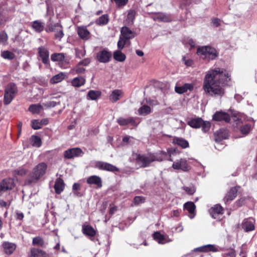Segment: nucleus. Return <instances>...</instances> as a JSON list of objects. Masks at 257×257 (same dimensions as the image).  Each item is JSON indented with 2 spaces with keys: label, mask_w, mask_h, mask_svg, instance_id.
<instances>
[{
  "label": "nucleus",
  "mask_w": 257,
  "mask_h": 257,
  "mask_svg": "<svg viewBox=\"0 0 257 257\" xmlns=\"http://www.w3.org/2000/svg\"><path fill=\"white\" fill-rule=\"evenodd\" d=\"M14 186V181L12 179H5L0 184V192L11 190Z\"/></svg>",
  "instance_id": "9b49d317"
},
{
  "label": "nucleus",
  "mask_w": 257,
  "mask_h": 257,
  "mask_svg": "<svg viewBox=\"0 0 257 257\" xmlns=\"http://www.w3.org/2000/svg\"><path fill=\"white\" fill-rule=\"evenodd\" d=\"M47 254L42 250L33 248L31 250L29 257H47Z\"/></svg>",
  "instance_id": "7c9ffc66"
},
{
  "label": "nucleus",
  "mask_w": 257,
  "mask_h": 257,
  "mask_svg": "<svg viewBox=\"0 0 257 257\" xmlns=\"http://www.w3.org/2000/svg\"><path fill=\"white\" fill-rule=\"evenodd\" d=\"M121 36L126 40H130L134 38L136 36V33L131 30L127 27H123L120 30Z\"/></svg>",
  "instance_id": "aec40b11"
},
{
  "label": "nucleus",
  "mask_w": 257,
  "mask_h": 257,
  "mask_svg": "<svg viewBox=\"0 0 257 257\" xmlns=\"http://www.w3.org/2000/svg\"><path fill=\"white\" fill-rule=\"evenodd\" d=\"M77 32L80 38L83 40H87L90 38V33L86 26H79L77 28Z\"/></svg>",
  "instance_id": "6ab92c4d"
},
{
  "label": "nucleus",
  "mask_w": 257,
  "mask_h": 257,
  "mask_svg": "<svg viewBox=\"0 0 257 257\" xmlns=\"http://www.w3.org/2000/svg\"><path fill=\"white\" fill-rule=\"evenodd\" d=\"M86 182L88 184L95 185L99 188L102 186L101 179L98 176L93 175L89 177L87 179Z\"/></svg>",
  "instance_id": "4be33fe9"
},
{
  "label": "nucleus",
  "mask_w": 257,
  "mask_h": 257,
  "mask_svg": "<svg viewBox=\"0 0 257 257\" xmlns=\"http://www.w3.org/2000/svg\"><path fill=\"white\" fill-rule=\"evenodd\" d=\"M153 237L159 243L164 244L167 242L165 236L159 232H156L153 234Z\"/></svg>",
  "instance_id": "72a5a7b5"
},
{
  "label": "nucleus",
  "mask_w": 257,
  "mask_h": 257,
  "mask_svg": "<svg viewBox=\"0 0 257 257\" xmlns=\"http://www.w3.org/2000/svg\"><path fill=\"white\" fill-rule=\"evenodd\" d=\"M108 15L106 14L103 15L96 20L95 23L99 26L105 25L108 23Z\"/></svg>",
  "instance_id": "c9c22d12"
},
{
  "label": "nucleus",
  "mask_w": 257,
  "mask_h": 257,
  "mask_svg": "<svg viewBox=\"0 0 257 257\" xmlns=\"http://www.w3.org/2000/svg\"><path fill=\"white\" fill-rule=\"evenodd\" d=\"M182 61L187 66H191L193 63L191 59H186L185 57H183Z\"/></svg>",
  "instance_id": "052dcab7"
},
{
  "label": "nucleus",
  "mask_w": 257,
  "mask_h": 257,
  "mask_svg": "<svg viewBox=\"0 0 257 257\" xmlns=\"http://www.w3.org/2000/svg\"><path fill=\"white\" fill-rule=\"evenodd\" d=\"M75 52L76 57L79 58H81L86 54V51L84 48L76 49Z\"/></svg>",
  "instance_id": "09e8293b"
},
{
  "label": "nucleus",
  "mask_w": 257,
  "mask_h": 257,
  "mask_svg": "<svg viewBox=\"0 0 257 257\" xmlns=\"http://www.w3.org/2000/svg\"><path fill=\"white\" fill-rule=\"evenodd\" d=\"M113 58L117 61L123 62L125 60L126 57L120 51H116L113 53Z\"/></svg>",
  "instance_id": "4c0bfd02"
},
{
  "label": "nucleus",
  "mask_w": 257,
  "mask_h": 257,
  "mask_svg": "<svg viewBox=\"0 0 257 257\" xmlns=\"http://www.w3.org/2000/svg\"><path fill=\"white\" fill-rule=\"evenodd\" d=\"M82 154V150L79 148H74L68 149L64 152V156L67 159H72L79 157Z\"/></svg>",
  "instance_id": "9d476101"
},
{
  "label": "nucleus",
  "mask_w": 257,
  "mask_h": 257,
  "mask_svg": "<svg viewBox=\"0 0 257 257\" xmlns=\"http://www.w3.org/2000/svg\"><path fill=\"white\" fill-rule=\"evenodd\" d=\"M24 217V214L22 212H17L16 215V218L20 220H22Z\"/></svg>",
  "instance_id": "774afa93"
},
{
  "label": "nucleus",
  "mask_w": 257,
  "mask_h": 257,
  "mask_svg": "<svg viewBox=\"0 0 257 257\" xmlns=\"http://www.w3.org/2000/svg\"><path fill=\"white\" fill-rule=\"evenodd\" d=\"M106 164V162H104L102 161H96L95 163L94 167L99 170H104Z\"/></svg>",
  "instance_id": "8fccbe9b"
},
{
  "label": "nucleus",
  "mask_w": 257,
  "mask_h": 257,
  "mask_svg": "<svg viewBox=\"0 0 257 257\" xmlns=\"http://www.w3.org/2000/svg\"><path fill=\"white\" fill-rule=\"evenodd\" d=\"M43 109V106L40 104H32L29 106V110L32 113L38 114Z\"/></svg>",
  "instance_id": "e433bc0d"
},
{
  "label": "nucleus",
  "mask_w": 257,
  "mask_h": 257,
  "mask_svg": "<svg viewBox=\"0 0 257 257\" xmlns=\"http://www.w3.org/2000/svg\"><path fill=\"white\" fill-rule=\"evenodd\" d=\"M45 30L47 32H54L55 38L59 41H61L64 36L63 27L59 23H53L50 22L48 23L47 28Z\"/></svg>",
  "instance_id": "423d86ee"
},
{
  "label": "nucleus",
  "mask_w": 257,
  "mask_h": 257,
  "mask_svg": "<svg viewBox=\"0 0 257 257\" xmlns=\"http://www.w3.org/2000/svg\"><path fill=\"white\" fill-rule=\"evenodd\" d=\"M244 199H240L235 202V205L237 207H240L244 203Z\"/></svg>",
  "instance_id": "338daca9"
},
{
  "label": "nucleus",
  "mask_w": 257,
  "mask_h": 257,
  "mask_svg": "<svg viewBox=\"0 0 257 257\" xmlns=\"http://www.w3.org/2000/svg\"><path fill=\"white\" fill-rule=\"evenodd\" d=\"M135 19V12L134 11H130L127 15L126 21L128 24H133Z\"/></svg>",
  "instance_id": "49530a36"
},
{
  "label": "nucleus",
  "mask_w": 257,
  "mask_h": 257,
  "mask_svg": "<svg viewBox=\"0 0 257 257\" xmlns=\"http://www.w3.org/2000/svg\"><path fill=\"white\" fill-rule=\"evenodd\" d=\"M66 74L61 72L54 76L50 80V82L52 84H55L62 81L65 77Z\"/></svg>",
  "instance_id": "473e14b6"
},
{
  "label": "nucleus",
  "mask_w": 257,
  "mask_h": 257,
  "mask_svg": "<svg viewBox=\"0 0 257 257\" xmlns=\"http://www.w3.org/2000/svg\"><path fill=\"white\" fill-rule=\"evenodd\" d=\"M114 2L117 8H120L124 7L126 5L128 0H111Z\"/></svg>",
  "instance_id": "a18cd8bd"
},
{
  "label": "nucleus",
  "mask_w": 257,
  "mask_h": 257,
  "mask_svg": "<svg viewBox=\"0 0 257 257\" xmlns=\"http://www.w3.org/2000/svg\"><path fill=\"white\" fill-rule=\"evenodd\" d=\"M194 89V84L192 83H185L182 86H176L175 92L178 94H183L188 91H191Z\"/></svg>",
  "instance_id": "dca6fc26"
},
{
  "label": "nucleus",
  "mask_w": 257,
  "mask_h": 257,
  "mask_svg": "<svg viewBox=\"0 0 257 257\" xmlns=\"http://www.w3.org/2000/svg\"><path fill=\"white\" fill-rule=\"evenodd\" d=\"M8 39V35L5 31L0 32V43L6 42Z\"/></svg>",
  "instance_id": "6e6d98bb"
},
{
  "label": "nucleus",
  "mask_w": 257,
  "mask_h": 257,
  "mask_svg": "<svg viewBox=\"0 0 257 257\" xmlns=\"http://www.w3.org/2000/svg\"><path fill=\"white\" fill-rule=\"evenodd\" d=\"M230 80V75L224 68H211L204 77L203 89L211 96H222L225 92L224 87Z\"/></svg>",
  "instance_id": "f257e3e1"
},
{
  "label": "nucleus",
  "mask_w": 257,
  "mask_h": 257,
  "mask_svg": "<svg viewBox=\"0 0 257 257\" xmlns=\"http://www.w3.org/2000/svg\"><path fill=\"white\" fill-rule=\"evenodd\" d=\"M183 208L184 210H186L189 213V217L192 218L194 217L195 213L196 206L194 203L191 201H188L184 204Z\"/></svg>",
  "instance_id": "412c9836"
},
{
  "label": "nucleus",
  "mask_w": 257,
  "mask_h": 257,
  "mask_svg": "<svg viewBox=\"0 0 257 257\" xmlns=\"http://www.w3.org/2000/svg\"><path fill=\"white\" fill-rule=\"evenodd\" d=\"M171 150L168 149L167 152L164 151H160L156 153L148 154L147 155H138L136 158V162L139 167H147L150 164L154 162H161L164 160H168L173 161V160L170 158H168V154H170L171 157Z\"/></svg>",
  "instance_id": "f03ea898"
},
{
  "label": "nucleus",
  "mask_w": 257,
  "mask_h": 257,
  "mask_svg": "<svg viewBox=\"0 0 257 257\" xmlns=\"http://www.w3.org/2000/svg\"><path fill=\"white\" fill-rule=\"evenodd\" d=\"M117 122L120 125H126L128 123H131L133 125H136V121L133 117L124 118L119 117L117 119Z\"/></svg>",
  "instance_id": "c85d7f7f"
},
{
  "label": "nucleus",
  "mask_w": 257,
  "mask_h": 257,
  "mask_svg": "<svg viewBox=\"0 0 257 257\" xmlns=\"http://www.w3.org/2000/svg\"><path fill=\"white\" fill-rule=\"evenodd\" d=\"M255 221L252 217H249L243 220L242 225H254Z\"/></svg>",
  "instance_id": "603ef678"
},
{
  "label": "nucleus",
  "mask_w": 257,
  "mask_h": 257,
  "mask_svg": "<svg viewBox=\"0 0 257 257\" xmlns=\"http://www.w3.org/2000/svg\"><path fill=\"white\" fill-rule=\"evenodd\" d=\"M31 126L34 130H39L42 127V122L38 120L34 119L31 122Z\"/></svg>",
  "instance_id": "de8ad7c7"
},
{
  "label": "nucleus",
  "mask_w": 257,
  "mask_h": 257,
  "mask_svg": "<svg viewBox=\"0 0 257 257\" xmlns=\"http://www.w3.org/2000/svg\"><path fill=\"white\" fill-rule=\"evenodd\" d=\"M228 131L224 128L220 129L214 133V139L216 142H220L228 138Z\"/></svg>",
  "instance_id": "f8f14e48"
},
{
  "label": "nucleus",
  "mask_w": 257,
  "mask_h": 257,
  "mask_svg": "<svg viewBox=\"0 0 257 257\" xmlns=\"http://www.w3.org/2000/svg\"><path fill=\"white\" fill-rule=\"evenodd\" d=\"M17 92V87L14 83H10L6 86L4 97V103L5 105L9 104L12 101Z\"/></svg>",
  "instance_id": "39448f33"
},
{
  "label": "nucleus",
  "mask_w": 257,
  "mask_h": 257,
  "mask_svg": "<svg viewBox=\"0 0 257 257\" xmlns=\"http://www.w3.org/2000/svg\"><path fill=\"white\" fill-rule=\"evenodd\" d=\"M174 145L180 146L183 149L189 147V143L186 140L178 137H174L172 141Z\"/></svg>",
  "instance_id": "393cba45"
},
{
  "label": "nucleus",
  "mask_w": 257,
  "mask_h": 257,
  "mask_svg": "<svg viewBox=\"0 0 257 257\" xmlns=\"http://www.w3.org/2000/svg\"><path fill=\"white\" fill-rule=\"evenodd\" d=\"M3 246L5 252L8 254H12L16 249V245L14 243L5 242L3 244Z\"/></svg>",
  "instance_id": "bb28decb"
},
{
  "label": "nucleus",
  "mask_w": 257,
  "mask_h": 257,
  "mask_svg": "<svg viewBox=\"0 0 257 257\" xmlns=\"http://www.w3.org/2000/svg\"><path fill=\"white\" fill-rule=\"evenodd\" d=\"M123 92L121 90L115 89L113 90L109 96V99L112 102H115L122 97Z\"/></svg>",
  "instance_id": "a878e982"
},
{
  "label": "nucleus",
  "mask_w": 257,
  "mask_h": 257,
  "mask_svg": "<svg viewBox=\"0 0 257 257\" xmlns=\"http://www.w3.org/2000/svg\"><path fill=\"white\" fill-rule=\"evenodd\" d=\"M254 229V226H241V229L245 232L252 231Z\"/></svg>",
  "instance_id": "bf43d9fd"
},
{
  "label": "nucleus",
  "mask_w": 257,
  "mask_h": 257,
  "mask_svg": "<svg viewBox=\"0 0 257 257\" xmlns=\"http://www.w3.org/2000/svg\"><path fill=\"white\" fill-rule=\"evenodd\" d=\"M188 124L193 128L202 127V130L204 132H207L210 128V123L208 121H204L201 118H195L191 119L188 122Z\"/></svg>",
  "instance_id": "0eeeda50"
},
{
  "label": "nucleus",
  "mask_w": 257,
  "mask_h": 257,
  "mask_svg": "<svg viewBox=\"0 0 257 257\" xmlns=\"http://www.w3.org/2000/svg\"><path fill=\"white\" fill-rule=\"evenodd\" d=\"M238 188V187H235L231 188L230 191L226 194L223 198V201L225 204H229L230 201L236 197Z\"/></svg>",
  "instance_id": "4468645a"
},
{
  "label": "nucleus",
  "mask_w": 257,
  "mask_h": 257,
  "mask_svg": "<svg viewBox=\"0 0 257 257\" xmlns=\"http://www.w3.org/2000/svg\"><path fill=\"white\" fill-rule=\"evenodd\" d=\"M65 55L63 53H54L51 56L53 61H63L64 60Z\"/></svg>",
  "instance_id": "ea45409f"
},
{
  "label": "nucleus",
  "mask_w": 257,
  "mask_h": 257,
  "mask_svg": "<svg viewBox=\"0 0 257 257\" xmlns=\"http://www.w3.org/2000/svg\"><path fill=\"white\" fill-rule=\"evenodd\" d=\"M213 119L216 121H224L228 122L230 120V117L229 115L226 112L217 111L213 115Z\"/></svg>",
  "instance_id": "ddd939ff"
},
{
  "label": "nucleus",
  "mask_w": 257,
  "mask_h": 257,
  "mask_svg": "<svg viewBox=\"0 0 257 257\" xmlns=\"http://www.w3.org/2000/svg\"><path fill=\"white\" fill-rule=\"evenodd\" d=\"M172 167L175 170H181L187 172L190 170V166L188 164L185 159L181 158L176 160L172 165Z\"/></svg>",
  "instance_id": "6e6552de"
},
{
  "label": "nucleus",
  "mask_w": 257,
  "mask_h": 257,
  "mask_svg": "<svg viewBox=\"0 0 257 257\" xmlns=\"http://www.w3.org/2000/svg\"><path fill=\"white\" fill-rule=\"evenodd\" d=\"M222 207L219 204H216L209 209V213L212 218L218 219V216L223 213Z\"/></svg>",
  "instance_id": "f3484780"
},
{
  "label": "nucleus",
  "mask_w": 257,
  "mask_h": 257,
  "mask_svg": "<svg viewBox=\"0 0 257 257\" xmlns=\"http://www.w3.org/2000/svg\"><path fill=\"white\" fill-rule=\"evenodd\" d=\"M159 18L161 21L164 22H169L170 21L169 17L168 18L166 15L162 14H160Z\"/></svg>",
  "instance_id": "69168bd1"
},
{
  "label": "nucleus",
  "mask_w": 257,
  "mask_h": 257,
  "mask_svg": "<svg viewBox=\"0 0 257 257\" xmlns=\"http://www.w3.org/2000/svg\"><path fill=\"white\" fill-rule=\"evenodd\" d=\"M152 112L151 107L147 105H144L138 109V113L140 115H147Z\"/></svg>",
  "instance_id": "f704fd0d"
},
{
  "label": "nucleus",
  "mask_w": 257,
  "mask_h": 257,
  "mask_svg": "<svg viewBox=\"0 0 257 257\" xmlns=\"http://www.w3.org/2000/svg\"><path fill=\"white\" fill-rule=\"evenodd\" d=\"M1 56L3 58L8 60H12L15 57V54L9 51H4L2 52Z\"/></svg>",
  "instance_id": "79ce46f5"
},
{
  "label": "nucleus",
  "mask_w": 257,
  "mask_h": 257,
  "mask_svg": "<svg viewBox=\"0 0 257 257\" xmlns=\"http://www.w3.org/2000/svg\"><path fill=\"white\" fill-rule=\"evenodd\" d=\"M60 101H51L46 103H43V105L46 107H54L57 104H60Z\"/></svg>",
  "instance_id": "864d4df0"
},
{
  "label": "nucleus",
  "mask_w": 257,
  "mask_h": 257,
  "mask_svg": "<svg viewBox=\"0 0 257 257\" xmlns=\"http://www.w3.org/2000/svg\"><path fill=\"white\" fill-rule=\"evenodd\" d=\"M212 23L215 27H218L220 24V20L217 18L212 19Z\"/></svg>",
  "instance_id": "0e129e2a"
},
{
  "label": "nucleus",
  "mask_w": 257,
  "mask_h": 257,
  "mask_svg": "<svg viewBox=\"0 0 257 257\" xmlns=\"http://www.w3.org/2000/svg\"><path fill=\"white\" fill-rule=\"evenodd\" d=\"M112 57V54L106 49L98 52L96 54V59L100 63L108 62Z\"/></svg>",
  "instance_id": "1a4fd4ad"
},
{
  "label": "nucleus",
  "mask_w": 257,
  "mask_h": 257,
  "mask_svg": "<svg viewBox=\"0 0 257 257\" xmlns=\"http://www.w3.org/2000/svg\"><path fill=\"white\" fill-rule=\"evenodd\" d=\"M38 50L39 55L41 58L43 63L45 64H48L49 63V53L47 49L43 46H41L38 48Z\"/></svg>",
  "instance_id": "2eb2a0df"
},
{
  "label": "nucleus",
  "mask_w": 257,
  "mask_h": 257,
  "mask_svg": "<svg viewBox=\"0 0 257 257\" xmlns=\"http://www.w3.org/2000/svg\"><path fill=\"white\" fill-rule=\"evenodd\" d=\"M194 251H200V252H208L213 251L217 252L219 251L218 247L213 244H207L203 245L199 247H197L194 249Z\"/></svg>",
  "instance_id": "a211bd4d"
},
{
  "label": "nucleus",
  "mask_w": 257,
  "mask_h": 257,
  "mask_svg": "<svg viewBox=\"0 0 257 257\" xmlns=\"http://www.w3.org/2000/svg\"><path fill=\"white\" fill-rule=\"evenodd\" d=\"M83 233L93 240L92 237L96 234V230L92 226H83Z\"/></svg>",
  "instance_id": "5701e85b"
},
{
  "label": "nucleus",
  "mask_w": 257,
  "mask_h": 257,
  "mask_svg": "<svg viewBox=\"0 0 257 257\" xmlns=\"http://www.w3.org/2000/svg\"><path fill=\"white\" fill-rule=\"evenodd\" d=\"M75 70L77 74H82L85 71V68L80 67L78 64L76 66Z\"/></svg>",
  "instance_id": "680f3d73"
},
{
  "label": "nucleus",
  "mask_w": 257,
  "mask_h": 257,
  "mask_svg": "<svg viewBox=\"0 0 257 257\" xmlns=\"http://www.w3.org/2000/svg\"><path fill=\"white\" fill-rule=\"evenodd\" d=\"M126 39L121 36H120L119 39L117 42V47L119 49L121 50L123 48L124 45L126 42Z\"/></svg>",
  "instance_id": "3c124183"
},
{
  "label": "nucleus",
  "mask_w": 257,
  "mask_h": 257,
  "mask_svg": "<svg viewBox=\"0 0 257 257\" xmlns=\"http://www.w3.org/2000/svg\"><path fill=\"white\" fill-rule=\"evenodd\" d=\"M100 92L99 91L90 90L87 94L88 99L96 100L100 96Z\"/></svg>",
  "instance_id": "58836bf2"
},
{
  "label": "nucleus",
  "mask_w": 257,
  "mask_h": 257,
  "mask_svg": "<svg viewBox=\"0 0 257 257\" xmlns=\"http://www.w3.org/2000/svg\"><path fill=\"white\" fill-rule=\"evenodd\" d=\"M85 83V79L83 77H77L71 81V85L75 87H79L83 85Z\"/></svg>",
  "instance_id": "c756f323"
},
{
  "label": "nucleus",
  "mask_w": 257,
  "mask_h": 257,
  "mask_svg": "<svg viewBox=\"0 0 257 257\" xmlns=\"http://www.w3.org/2000/svg\"><path fill=\"white\" fill-rule=\"evenodd\" d=\"M31 141L32 145L34 147H39L41 145V140L38 136H32L31 139Z\"/></svg>",
  "instance_id": "a19ab883"
},
{
  "label": "nucleus",
  "mask_w": 257,
  "mask_h": 257,
  "mask_svg": "<svg viewBox=\"0 0 257 257\" xmlns=\"http://www.w3.org/2000/svg\"><path fill=\"white\" fill-rule=\"evenodd\" d=\"M47 165L45 163H40L36 165L29 174L25 181V184L30 185L37 181L46 173Z\"/></svg>",
  "instance_id": "7ed1b4c3"
},
{
  "label": "nucleus",
  "mask_w": 257,
  "mask_h": 257,
  "mask_svg": "<svg viewBox=\"0 0 257 257\" xmlns=\"http://www.w3.org/2000/svg\"><path fill=\"white\" fill-rule=\"evenodd\" d=\"M42 243V239L40 237H34L33 239V243L35 245H41Z\"/></svg>",
  "instance_id": "13d9d810"
},
{
  "label": "nucleus",
  "mask_w": 257,
  "mask_h": 257,
  "mask_svg": "<svg viewBox=\"0 0 257 257\" xmlns=\"http://www.w3.org/2000/svg\"><path fill=\"white\" fill-rule=\"evenodd\" d=\"M251 126L250 124H246L242 125L240 127V131L242 134L247 135L249 133V132L251 130Z\"/></svg>",
  "instance_id": "37998d69"
},
{
  "label": "nucleus",
  "mask_w": 257,
  "mask_h": 257,
  "mask_svg": "<svg viewBox=\"0 0 257 257\" xmlns=\"http://www.w3.org/2000/svg\"><path fill=\"white\" fill-rule=\"evenodd\" d=\"M90 59L89 58H86L80 61L78 64V65H84L86 66H87L90 63Z\"/></svg>",
  "instance_id": "e2e57ef3"
},
{
  "label": "nucleus",
  "mask_w": 257,
  "mask_h": 257,
  "mask_svg": "<svg viewBox=\"0 0 257 257\" xmlns=\"http://www.w3.org/2000/svg\"><path fill=\"white\" fill-rule=\"evenodd\" d=\"M65 187V184L63 180L61 178H58L56 180L54 189L55 192L59 194L64 190Z\"/></svg>",
  "instance_id": "b1692460"
},
{
  "label": "nucleus",
  "mask_w": 257,
  "mask_h": 257,
  "mask_svg": "<svg viewBox=\"0 0 257 257\" xmlns=\"http://www.w3.org/2000/svg\"><path fill=\"white\" fill-rule=\"evenodd\" d=\"M145 198L142 196H136L134 199V203L135 205H138L145 202Z\"/></svg>",
  "instance_id": "5fc2aeb1"
},
{
  "label": "nucleus",
  "mask_w": 257,
  "mask_h": 257,
  "mask_svg": "<svg viewBox=\"0 0 257 257\" xmlns=\"http://www.w3.org/2000/svg\"><path fill=\"white\" fill-rule=\"evenodd\" d=\"M32 28L37 33H41L44 28V24L42 22L36 20L32 22Z\"/></svg>",
  "instance_id": "cd10ccee"
},
{
  "label": "nucleus",
  "mask_w": 257,
  "mask_h": 257,
  "mask_svg": "<svg viewBox=\"0 0 257 257\" xmlns=\"http://www.w3.org/2000/svg\"><path fill=\"white\" fill-rule=\"evenodd\" d=\"M183 189L189 195H192L195 192V189L193 186L183 187Z\"/></svg>",
  "instance_id": "4d7b16f0"
},
{
  "label": "nucleus",
  "mask_w": 257,
  "mask_h": 257,
  "mask_svg": "<svg viewBox=\"0 0 257 257\" xmlns=\"http://www.w3.org/2000/svg\"><path fill=\"white\" fill-rule=\"evenodd\" d=\"M197 53L203 59L209 60H214L218 56V52L215 48L208 46L199 48Z\"/></svg>",
  "instance_id": "20e7f679"
},
{
  "label": "nucleus",
  "mask_w": 257,
  "mask_h": 257,
  "mask_svg": "<svg viewBox=\"0 0 257 257\" xmlns=\"http://www.w3.org/2000/svg\"><path fill=\"white\" fill-rule=\"evenodd\" d=\"M28 172V169L25 166H23L14 171L13 174L15 177L17 176H24Z\"/></svg>",
  "instance_id": "2f4dec72"
},
{
  "label": "nucleus",
  "mask_w": 257,
  "mask_h": 257,
  "mask_svg": "<svg viewBox=\"0 0 257 257\" xmlns=\"http://www.w3.org/2000/svg\"><path fill=\"white\" fill-rule=\"evenodd\" d=\"M104 170L107 171L114 172L118 171L119 169L115 166H114L111 164L106 163V164H105Z\"/></svg>",
  "instance_id": "c03bdc74"
}]
</instances>
